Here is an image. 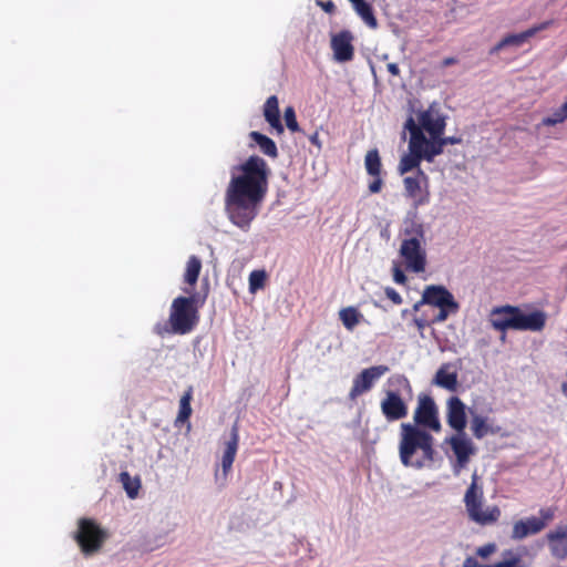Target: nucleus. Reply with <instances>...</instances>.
Wrapping results in <instances>:
<instances>
[{
  "label": "nucleus",
  "mask_w": 567,
  "mask_h": 567,
  "mask_svg": "<svg viewBox=\"0 0 567 567\" xmlns=\"http://www.w3.org/2000/svg\"><path fill=\"white\" fill-rule=\"evenodd\" d=\"M230 173L225 190V212L235 226L247 231L268 193L271 171L262 157L251 155L233 166Z\"/></svg>",
  "instance_id": "1"
},
{
  "label": "nucleus",
  "mask_w": 567,
  "mask_h": 567,
  "mask_svg": "<svg viewBox=\"0 0 567 567\" xmlns=\"http://www.w3.org/2000/svg\"><path fill=\"white\" fill-rule=\"evenodd\" d=\"M204 293L192 292V289L183 288L188 296L175 298L171 305L167 322H158L154 326V333L159 337L166 334H187L194 330L199 321L198 310L204 306L208 296V284L206 282Z\"/></svg>",
  "instance_id": "2"
},
{
  "label": "nucleus",
  "mask_w": 567,
  "mask_h": 567,
  "mask_svg": "<svg viewBox=\"0 0 567 567\" xmlns=\"http://www.w3.org/2000/svg\"><path fill=\"white\" fill-rule=\"evenodd\" d=\"M399 455L406 467L421 470L431 466L436 455L433 435L412 423H401Z\"/></svg>",
  "instance_id": "3"
},
{
  "label": "nucleus",
  "mask_w": 567,
  "mask_h": 567,
  "mask_svg": "<svg viewBox=\"0 0 567 567\" xmlns=\"http://www.w3.org/2000/svg\"><path fill=\"white\" fill-rule=\"evenodd\" d=\"M478 482L480 476L474 472L463 499L466 513L472 522L481 526L492 525L499 519L501 509L496 505L483 508L484 491Z\"/></svg>",
  "instance_id": "4"
},
{
  "label": "nucleus",
  "mask_w": 567,
  "mask_h": 567,
  "mask_svg": "<svg viewBox=\"0 0 567 567\" xmlns=\"http://www.w3.org/2000/svg\"><path fill=\"white\" fill-rule=\"evenodd\" d=\"M424 230L421 224L413 223L405 228L401 243L400 255L404 259L406 268L414 272H422L426 265V252L423 247Z\"/></svg>",
  "instance_id": "5"
},
{
  "label": "nucleus",
  "mask_w": 567,
  "mask_h": 567,
  "mask_svg": "<svg viewBox=\"0 0 567 567\" xmlns=\"http://www.w3.org/2000/svg\"><path fill=\"white\" fill-rule=\"evenodd\" d=\"M107 538V533L91 518L79 520L75 540L82 553L86 556L99 551Z\"/></svg>",
  "instance_id": "6"
},
{
  "label": "nucleus",
  "mask_w": 567,
  "mask_h": 567,
  "mask_svg": "<svg viewBox=\"0 0 567 567\" xmlns=\"http://www.w3.org/2000/svg\"><path fill=\"white\" fill-rule=\"evenodd\" d=\"M412 425L420 426L430 433H440L442 431L439 408L431 395L420 394L417 396Z\"/></svg>",
  "instance_id": "7"
},
{
  "label": "nucleus",
  "mask_w": 567,
  "mask_h": 567,
  "mask_svg": "<svg viewBox=\"0 0 567 567\" xmlns=\"http://www.w3.org/2000/svg\"><path fill=\"white\" fill-rule=\"evenodd\" d=\"M556 515L555 507L539 509V517L530 516L514 523L511 538L514 540L524 539L530 535L540 533Z\"/></svg>",
  "instance_id": "8"
},
{
  "label": "nucleus",
  "mask_w": 567,
  "mask_h": 567,
  "mask_svg": "<svg viewBox=\"0 0 567 567\" xmlns=\"http://www.w3.org/2000/svg\"><path fill=\"white\" fill-rule=\"evenodd\" d=\"M404 195L412 200L414 208L430 203L429 176L417 169L413 176L403 178Z\"/></svg>",
  "instance_id": "9"
},
{
  "label": "nucleus",
  "mask_w": 567,
  "mask_h": 567,
  "mask_svg": "<svg viewBox=\"0 0 567 567\" xmlns=\"http://www.w3.org/2000/svg\"><path fill=\"white\" fill-rule=\"evenodd\" d=\"M388 371L389 367L383 364L363 369L353 379L352 386L348 394L349 400L355 401L360 395L369 392L373 388L375 381Z\"/></svg>",
  "instance_id": "10"
},
{
  "label": "nucleus",
  "mask_w": 567,
  "mask_h": 567,
  "mask_svg": "<svg viewBox=\"0 0 567 567\" xmlns=\"http://www.w3.org/2000/svg\"><path fill=\"white\" fill-rule=\"evenodd\" d=\"M446 443L450 444L456 457V462L453 465V472L455 475H458L461 470L467 466L471 456L475 454V447L472 441L465 437L464 433L446 439Z\"/></svg>",
  "instance_id": "11"
},
{
  "label": "nucleus",
  "mask_w": 567,
  "mask_h": 567,
  "mask_svg": "<svg viewBox=\"0 0 567 567\" xmlns=\"http://www.w3.org/2000/svg\"><path fill=\"white\" fill-rule=\"evenodd\" d=\"M380 408L385 420L389 422L402 420L406 417L409 413L408 404L400 394L394 391L385 392V396L382 399Z\"/></svg>",
  "instance_id": "12"
},
{
  "label": "nucleus",
  "mask_w": 567,
  "mask_h": 567,
  "mask_svg": "<svg viewBox=\"0 0 567 567\" xmlns=\"http://www.w3.org/2000/svg\"><path fill=\"white\" fill-rule=\"evenodd\" d=\"M422 303L443 308L447 306L453 313L458 311V303L453 295L443 286H427L422 295Z\"/></svg>",
  "instance_id": "13"
},
{
  "label": "nucleus",
  "mask_w": 567,
  "mask_h": 567,
  "mask_svg": "<svg viewBox=\"0 0 567 567\" xmlns=\"http://www.w3.org/2000/svg\"><path fill=\"white\" fill-rule=\"evenodd\" d=\"M516 318L512 321L513 330L518 331H542L547 321V316L542 310H535L530 313H524L518 307L514 310Z\"/></svg>",
  "instance_id": "14"
},
{
  "label": "nucleus",
  "mask_w": 567,
  "mask_h": 567,
  "mask_svg": "<svg viewBox=\"0 0 567 567\" xmlns=\"http://www.w3.org/2000/svg\"><path fill=\"white\" fill-rule=\"evenodd\" d=\"M354 37L351 31L342 30L331 37V49L334 59L338 62L351 61L354 56V47L352 44Z\"/></svg>",
  "instance_id": "15"
},
{
  "label": "nucleus",
  "mask_w": 567,
  "mask_h": 567,
  "mask_svg": "<svg viewBox=\"0 0 567 567\" xmlns=\"http://www.w3.org/2000/svg\"><path fill=\"white\" fill-rule=\"evenodd\" d=\"M364 166L367 173L373 177V181L369 184V192L371 194H378L382 190L384 185L382 178V163L379 151L377 148H372L367 152L364 157Z\"/></svg>",
  "instance_id": "16"
},
{
  "label": "nucleus",
  "mask_w": 567,
  "mask_h": 567,
  "mask_svg": "<svg viewBox=\"0 0 567 567\" xmlns=\"http://www.w3.org/2000/svg\"><path fill=\"white\" fill-rule=\"evenodd\" d=\"M446 421L454 431L464 433L467 423L466 405L458 396H451L446 401Z\"/></svg>",
  "instance_id": "17"
},
{
  "label": "nucleus",
  "mask_w": 567,
  "mask_h": 567,
  "mask_svg": "<svg viewBox=\"0 0 567 567\" xmlns=\"http://www.w3.org/2000/svg\"><path fill=\"white\" fill-rule=\"evenodd\" d=\"M551 24V21H545L538 25L532 27L526 31L516 34H507L504 37L492 50L491 53H497L506 47H520L529 38L534 37L537 32L547 29Z\"/></svg>",
  "instance_id": "18"
},
{
  "label": "nucleus",
  "mask_w": 567,
  "mask_h": 567,
  "mask_svg": "<svg viewBox=\"0 0 567 567\" xmlns=\"http://www.w3.org/2000/svg\"><path fill=\"white\" fill-rule=\"evenodd\" d=\"M550 554L558 560L567 558V524L559 525L546 535Z\"/></svg>",
  "instance_id": "19"
},
{
  "label": "nucleus",
  "mask_w": 567,
  "mask_h": 567,
  "mask_svg": "<svg viewBox=\"0 0 567 567\" xmlns=\"http://www.w3.org/2000/svg\"><path fill=\"white\" fill-rule=\"evenodd\" d=\"M516 306H501L496 307L491 311L489 322L492 327L502 332L513 330L512 321L516 318Z\"/></svg>",
  "instance_id": "20"
},
{
  "label": "nucleus",
  "mask_w": 567,
  "mask_h": 567,
  "mask_svg": "<svg viewBox=\"0 0 567 567\" xmlns=\"http://www.w3.org/2000/svg\"><path fill=\"white\" fill-rule=\"evenodd\" d=\"M419 123L421 124L422 131H426L431 138L443 135L446 126L445 118L440 115H434L431 111L421 112Z\"/></svg>",
  "instance_id": "21"
},
{
  "label": "nucleus",
  "mask_w": 567,
  "mask_h": 567,
  "mask_svg": "<svg viewBox=\"0 0 567 567\" xmlns=\"http://www.w3.org/2000/svg\"><path fill=\"white\" fill-rule=\"evenodd\" d=\"M424 161L419 144H409V152L404 154L398 165V172L400 175H404L409 172L421 169V162Z\"/></svg>",
  "instance_id": "22"
},
{
  "label": "nucleus",
  "mask_w": 567,
  "mask_h": 567,
  "mask_svg": "<svg viewBox=\"0 0 567 567\" xmlns=\"http://www.w3.org/2000/svg\"><path fill=\"white\" fill-rule=\"evenodd\" d=\"M264 116L269 125L279 134L284 132V126L280 121L279 102L276 95H271L266 100L264 105Z\"/></svg>",
  "instance_id": "23"
},
{
  "label": "nucleus",
  "mask_w": 567,
  "mask_h": 567,
  "mask_svg": "<svg viewBox=\"0 0 567 567\" xmlns=\"http://www.w3.org/2000/svg\"><path fill=\"white\" fill-rule=\"evenodd\" d=\"M450 364H442L436 371L433 383L440 388H443L449 391H456L458 381L457 373L455 371H450Z\"/></svg>",
  "instance_id": "24"
},
{
  "label": "nucleus",
  "mask_w": 567,
  "mask_h": 567,
  "mask_svg": "<svg viewBox=\"0 0 567 567\" xmlns=\"http://www.w3.org/2000/svg\"><path fill=\"white\" fill-rule=\"evenodd\" d=\"M239 443L238 426L235 424L231 429L230 439L226 442V447L223 454L221 466L223 471L227 473L234 463Z\"/></svg>",
  "instance_id": "25"
},
{
  "label": "nucleus",
  "mask_w": 567,
  "mask_h": 567,
  "mask_svg": "<svg viewBox=\"0 0 567 567\" xmlns=\"http://www.w3.org/2000/svg\"><path fill=\"white\" fill-rule=\"evenodd\" d=\"M202 271V260L199 257L192 255L185 266V271L183 275V281L187 285L186 288L192 289L194 292V287L198 281L199 275Z\"/></svg>",
  "instance_id": "26"
},
{
  "label": "nucleus",
  "mask_w": 567,
  "mask_h": 567,
  "mask_svg": "<svg viewBox=\"0 0 567 567\" xmlns=\"http://www.w3.org/2000/svg\"><path fill=\"white\" fill-rule=\"evenodd\" d=\"M471 430L475 439L482 440L487 434H498L501 426L489 425L487 424V417L473 414L471 419Z\"/></svg>",
  "instance_id": "27"
},
{
  "label": "nucleus",
  "mask_w": 567,
  "mask_h": 567,
  "mask_svg": "<svg viewBox=\"0 0 567 567\" xmlns=\"http://www.w3.org/2000/svg\"><path fill=\"white\" fill-rule=\"evenodd\" d=\"M249 138L251 141H254L258 145L260 152L262 154H265L266 156H268L270 158H277L278 157L277 145L267 135H264V134H261V133H259L257 131H251L249 133Z\"/></svg>",
  "instance_id": "28"
},
{
  "label": "nucleus",
  "mask_w": 567,
  "mask_h": 567,
  "mask_svg": "<svg viewBox=\"0 0 567 567\" xmlns=\"http://www.w3.org/2000/svg\"><path fill=\"white\" fill-rule=\"evenodd\" d=\"M424 161L433 162L435 156L443 153L444 145L441 141V136L436 138L427 140L424 135V141L419 143Z\"/></svg>",
  "instance_id": "29"
},
{
  "label": "nucleus",
  "mask_w": 567,
  "mask_h": 567,
  "mask_svg": "<svg viewBox=\"0 0 567 567\" xmlns=\"http://www.w3.org/2000/svg\"><path fill=\"white\" fill-rule=\"evenodd\" d=\"M339 319L344 328L352 331L363 319V315L355 307H346L339 311Z\"/></svg>",
  "instance_id": "30"
},
{
  "label": "nucleus",
  "mask_w": 567,
  "mask_h": 567,
  "mask_svg": "<svg viewBox=\"0 0 567 567\" xmlns=\"http://www.w3.org/2000/svg\"><path fill=\"white\" fill-rule=\"evenodd\" d=\"M193 400V388L188 386V389L184 392L179 400V410L175 420V424H183L187 422L192 415V406L190 402Z\"/></svg>",
  "instance_id": "31"
},
{
  "label": "nucleus",
  "mask_w": 567,
  "mask_h": 567,
  "mask_svg": "<svg viewBox=\"0 0 567 567\" xmlns=\"http://www.w3.org/2000/svg\"><path fill=\"white\" fill-rule=\"evenodd\" d=\"M357 14L364 21V23L371 28H378V20L373 13V9L370 3L365 0H361L352 4Z\"/></svg>",
  "instance_id": "32"
},
{
  "label": "nucleus",
  "mask_w": 567,
  "mask_h": 567,
  "mask_svg": "<svg viewBox=\"0 0 567 567\" xmlns=\"http://www.w3.org/2000/svg\"><path fill=\"white\" fill-rule=\"evenodd\" d=\"M120 482L130 498H135L137 496L141 487V482L137 477L133 478L127 472H122L120 474Z\"/></svg>",
  "instance_id": "33"
},
{
  "label": "nucleus",
  "mask_w": 567,
  "mask_h": 567,
  "mask_svg": "<svg viewBox=\"0 0 567 567\" xmlns=\"http://www.w3.org/2000/svg\"><path fill=\"white\" fill-rule=\"evenodd\" d=\"M404 127L410 133L409 144H419L424 141V133L422 131L421 124H416L412 116L406 120Z\"/></svg>",
  "instance_id": "34"
},
{
  "label": "nucleus",
  "mask_w": 567,
  "mask_h": 567,
  "mask_svg": "<svg viewBox=\"0 0 567 567\" xmlns=\"http://www.w3.org/2000/svg\"><path fill=\"white\" fill-rule=\"evenodd\" d=\"M567 120V101L557 110H555L549 116L543 120V124L547 126H554L563 123Z\"/></svg>",
  "instance_id": "35"
},
{
  "label": "nucleus",
  "mask_w": 567,
  "mask_h": 567,
  "mask_svg": "<svg viewBox=\"0 0 567 567\" xmlns=\"http://www.w3.org/2000/svg\"><path fill=\"white\" fill-rule=\"evenodd\" d=\"M567 120V101L557 110H555L549 116L543 120V124L547 126H554L563 123Z\"/></svg>",
  "instance_id": "36"
},
{
  "label": "nucleus",
  "mask_w": 567,
  "mask_h": 567,
  "mask_svg": "<svg viewBox=\"0 0 567 567\" xmlns=\"http://www.w3.org/2000/svg\"><path fill=\"white\" fill-rule=\"evenodd\" d=\"M267 274L265 270H254L249 275V290L251 292L261 289L265 286Z\"/></svg>",
  "instance_id": "37"
},
{
  "label": "nucleus",
  "mask_w": 567,
  "mask_h": 567,
  "mask_svg": "<svg viewBox=\"0 0 567 567\" xmlns=\"http://www.w3.org/2000/svg\"><path fill=\"white\" fill-rule=\"evenodd\" d=\"M284 117H285L286 126L288 127L289 131H291V132L300 131V127H299V124H298L297 117H296V112L292 106H288L285 109Z\"/></svg>",
  "instance_id": "38"
},
{
  "label": "nucleus",
  "mask_w": 567,
  "mask_h": 567,
  "mask_svg": "<svg viewBox=\"0 0 567 567\" xmlns=\"http://www.w3.org/2000/svg\"><path fill=\"white\" fill-rule=\"evenodd\" d=\"M495 565L496 567H525L518 555H512L508 559L498 561Z\"/></svg>",
  "instance_id": "39"
},
{
  "label": "nucleus",
  "mask_w": 567,
  "mask_h": 567,
  "mask_svg": "<svg viewBox=\"0 0 567 567\" xmlns=\"http://www.w3.org/2000/svg\"><path fill=\"white\" fill-rule=\"evenodd\" d=\"M495 551H496V545L494 543H488L484 546L478 547L476 549V555L482 558H487Z\"/></svg>",
  "instance_id": "40"
},
{
  "label": "nucleus",
  "mask_w": 567,
  "mask_h": 567,
  "mask_svg": "<svg viewBox=\"0 0 567 567\" xmlns=\"http://www.w3.org/2000/svg\"><path fill=\"white\" fill-rule=\"evenodd\" d=\"M385 295L386 297L394 303V305H401L403 302V299L401 295L393 288L386 287L385 288Z\"/></svg>",
  "instance_id": "41"
},
{
  "label": "nucleus",
  "mask_w": 567,
  "mask_h": 567,
  "mask_svg": "<svg viewBox=\"0 0 567 567\" xmlns=\"http://www.w3.org/2000/svg\"><path fill=\"white\" fill-rule=\"evenodd\" d=\"M316 4L329 14H333L336 12V6L331 0H328V1L317 0Z\"/></svg>",
  "instance_id": "42"
},
{
  "label": "nucleus",
  "mask_w": 567,
  "mask_h": 567,
  "mask_svg": "<svg viewBox=\"0 0 567 567\" xmlns=\"http://www.w3.org/2000/svg\"><path fill=\"white\" fill-rule=\"evenodd\" d=\"M450 313H453V312L450 311L447 306H444L443 308H440V311L434 317L433 322H443V321H445Z\"/></svg>",
  "instance_id": "43"
},
{
  "label": "nucleus",
  "mask_w": 567,
  "mask_h": 567,
  "mask_svg": "<svg viewBox=\"0 0 567 567\" xmlns=\"http://www.w3.org/2000/svg\"><path fill=\"white\" fill-rule=\"evenodd\" d=\"M393 280L399 285H404L406 282V276L399 267L393 269Z\"/></svg>",
  "instance_id": "44"
},
{
  "label": "nucleus",
  "mask_w": 567,
  "mask_h": 567,
  "mask_svg": "<svg viewBox=\"0 0 567 567\" xmlns=\"http://www.w3.org/2000/svg\"><path fill=\"white\" fill-rule=\"evenodd\" d=\"M441 141H442L443 145L446 146V145L460 144L462 142V138L461 137H456V136L443 137L441 135Z\"/></svg>",
  "instance_id": "45"
},
{
  "label": "nucleus",
  "mask_w": 567,
  "mask_h": 567,
  "mask_svg": "<svg viewBox=\"0 0 567 567\" xmlns=\"http://www.w3.org/2000/svg\"><path fill=\"white\" fill-rule=\"evenodd\" d=\"M463 567H482V564H480L474 557L468 556L465 558Z\"/></svg>",
  "instance_id": "46"
},
{
  "label": "nucleus",
  "mask_w": 567,
  "mask_h": 567,
  "mask_svg": "<svg viewBox=\"0 0 567 567\" xmlns=\"http://www.w3.org/2000/svg\"><path fill=\"white\" fill-rule=\"evenodd\" d=\"M456 63H457V59L456 58L447 56V58L442 60L441 66L442 68H447V66L454 65Z\"/></svg>",
  "instance_id": "47"
},
{
  "label": "nucleus",
  "mask_w": 567,
  "mask_h": 567,
  "mask_svg": "<svg viewBox=\"0 0 567 567\" xmlns=\"http://www.w3.org/2000/svg\"><path fill=\"white\" fill-rule=\"evenodd\" d=\"M386 69L393 76L400 75V69L396 63H388Z\"/></svg>",
  "instance_id": "48"
},
{
  "label": "nucleus",
  "mask_w": 567,
  "mask_h": 567,
  "mask_svg": "<svg viewBox=\"0 0 567 567\" xmlns=\"http://www.w3.org/2000/svg\"><path fill=\"white\" fill-rule=\"evenodd\" d=\"M395 381H396L398 384L405 385L411 391V384H410V381L408 380L406 377H404V375H396L395 377Z\"/></svg>",
  "instance_id": "49"
},
{
  "label": "nucleus",
  "mask_w": 567,
  "mask_h": 567,
  "mask_svg": "<svg viewBox=\"0 0 567 567\" xmlns=\"http://www.w3.org/2000/svg\"><path fill=\"white\" fill-rule=\"evenodd\" d=\"M309 140H310L311 144L317 145V146H319V147H320L318 133L312 134V135L309 137Z\"/></svg>",
  "instance_id": "50"
},
{
  "label": "nucleus",
  "mask_w": 567,
  "mask_h": 567,
  "mask_svg": "<svg viewBox=\"0 0 567 567\" xmlns=\"http://www.w3.org/2000/svg\"><path fill=\"white\" fill-rule=\"evenodd\" d=\"M561 392L567 398V371H566V379L561 383Z\"/></svg>",
  "instance_id": "51"
}]
</instances>
